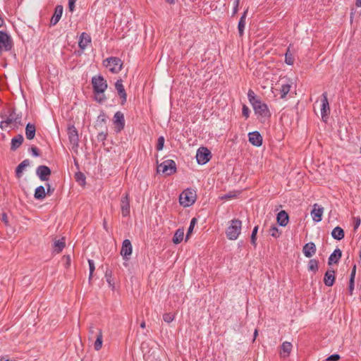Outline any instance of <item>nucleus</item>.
I'll use <instances>...</instances> for the list:
<instances>
[{
  "instance_id": "obj_1",
  "label": "nucleus",
  "mask_w": 361,
  "mask_h": 361,
  "mask_svg": "<svg viewBox=\"0 0 361 361\" xmlns=\"http://www.w3.org/2000/svg\"><path fill=\"white\" fill-rule=\"evenodd\" d=\"M247 98L255 114L262 118L271 117V114L267 104L263 102L261 99L255 94L252 90H248Z\"/></svg>"
},
{
  "instance_id": "obj_2",
  "label": "nucleus",
  "mask_w": 361,
  "mask_h": 361,
  "mask_svg": "<svg viewBox=\"0 0 361 361\" xmlns=\"http://www.w3.org/2000/svg\"><path fill=\"white\" fill-rule=\"evenodd\" d=\"M8 115L1 116L5 119L0 122V128L4 130L5 128L10 126L12 129H17L19 126H23L22 113H17L16 109L14 107L8 109Z\"/></svg>"
},
{
  "instance_id": "obj_3",
  "label": "nucleus",
  "mask_w": 361,
  "mask_h": 361,
  "mask_svg": "<svg viewBox=\"0 0 361 361\" xmlns=\"http://www.w3.org/2000/svg\"><path fill=\"white\" fill-rule=\"evenodd\" d=\"M91 83L92 85L93 92L95 94V100L102 104L106 100V97L102 96L97 97L100 94H103L107 89L108 85L106 80L101 75H94L92 78Z\"/></svg>"
},
{
  "instance_id": "obj_4",
  "label": "nucleus",
  "mask_w": 361,
  "mask_h": 361,
  "mask_svg": "<svg viewBox=\"0 0 361 361\" xmlns=\"http://www.w3.org/2000/svg\"><path fill=\"white\" fill-rule=\"evenodd\" d=\"M242 227V221L238 219H234L231 221V225L226 231V237L231 240H234L239 236Z\"/></svg>"
},
{
  "instance_id": "obj_5",
  "label": "nucleus",
  "mask_w": 361,
  "mask_h": 361,
  "mask_svg": "<svg viewBox=\"0 0 361 361\" xmlns=\"http://www.w3.org/2000/svg\"><path fill=\"white\" fill-rule=\"evenodd\" d=\"M196 192L195 190L187 188L184 190L179 196L180 204L184 207L192 205L196 200Z\"/></svg>"
},
{
  "instance_id": "obj_6",
  "label": "nucleus",
  "mask_w": 361,
  "mask_h": 361,
  "mask_svg": "<svg viewBox=\"0 0 361 361\" xmlns=\"http://www.w3.org/2000/svg\"><path fill=\"white\" fill-rule=\"evenodd\" d=\"M123 61L118 57L111 56L103 61V65L112 73H118L123 67Z\"/></svg>"
},
{
  "instance_id": "obj_7",
  "label": "nucleus",
  "mask_w": 361,
  "mask_h": 361,
  "mask_svg": "<svg viewBox=\"0 0 361 361\" xmlns=\"http://www.w3.org/2000/svg\"><path fill=\"white\" fill-rule=\"evenodd\" d=\"M157 171L171 176L176 172V162L172 159H167L158 166Z\"/></svg>"
},
{
  "instance_id": "obj_8",
  "label": "nucleus",
  "mask_w": 361,
  "mask_h": 361,
  "mask_svg": "<svg viewBox=\"0 0 361 361\" xmlns=\"http://www.w3.org/2000/svg\"><path fill=\"white\" fill-rule=\"evenodd\" d=\"M212 158L211 152L205 147H200L196 154L197 162L200 165L207 164Z\"/></svg>"
},
{
  "instance_id": "obj_9",
  "label": "nucleus",
  "mask_w": 361,
  "mask_h": 361,
  "mask_svg": "<svg viewBox=\"0 0 361 361\" xmlns=\"http://www.w3.org/2000/svg\"><path fill=\"white\" fill-rule=\"evenodd\" d=\"M68 135L69 142L72 145V149L76 151L79 146V137L78 130L73 125L68 127Z\"/></svg>"
},
{
  "instance_id": "obj_10",
  "label": "nucleus",
  "mask_w": 361,
  "mask_h": 361,
  "mask_svg": "<svg viewBox=\"0 0 361 361\" xmlns=\"http://www.w3.org/2000/svg\"><path fill=\"white\" fill-rule=\"evenodd\" d=\"M13 47L11 37L4 31L0 30V50L10 51Z\"/></svg>"
},
{
  "instance_id": "obj_11",
  "label": "nucleus",
  "mask_w": 361,
  "mask_h": 361,
  "mask_svg": "<svg viewBox=\"0 0 361 361\" xmlns=\"http://www.w3.org/2000/svg\"><path fill=\"white\" fill-rule=\"evenodd\" d=\"M113 123L115 125V131L119 133L125 128L124 115L121 111H116L114 116Z\"/></svg>"
},
{
  "instance_id": "obj_12",
  "label": "nucleus",
  "mask_w": 361,
  "mask_h": 361,
  "mask_svg": "<svg viewBox=\"0 0 361 361\" xmlns=\"http://www.w3.org/2000/svg\"><path fill=\"white\" fill-rule=\"evenodd\" d=\"M36 174L42 181H47L51 174V170L45 165H40L36 169Z\"/></svg>"
},
{
  "instance_id": "obj_13",
  "label": "nucleus",
  "mask_w": 361,
  "mask_h": 361,
  "mask_svg": "<svg viewBox=\"0 0 361 361\" xmlns=\"http://www.w3.org/2000/svg\"><path fill=\"white\" fill-rule=\"evenodd\" d=\"M115 89L121 99V104L124 105L127 100V93L123 85V80L119 78L115 82Z\"/></svg>"
},
{
  "instance_id": "obj_14",
  "label": "nucleus",
  "mask_w": 361,
  "mask_h": 361,
  "mask_svg": "<svg viewBox=\"0 0 361 361\" xmlns=\"http://www.w3.org/2000/svg\"><path fill=\"white\" fill-rule=\"evenodd\" d=\"M133 251V247L130 240L126 239L123 241L121 249V255L123 257V259L128 260L129 257L131 255Z\"/></svg>"
},
{
  "instance_id": "obj_15",
  "label": "nucleus",
  "mask_w": 361,
  "mask_h": 361,
  "mask_svg": "<svg viewBox=\"0 0 361 361\" xmlns=\"http://www.w3.org/2000/svg\"><path fill=\"white\" fill-rule=\"evenodd\" d=\"M121 209L122 216L126 217L130 215V197L128 193H126L121 200Z\"/></svg>"
},
{
  "instance_id": "obj_16",
  "label": "nucleus",
  "mask_w": 361,
  "mask_h": 361,
  "mask_svg": "<svg viewBox=\"0 0 361 361\" xmlns=\"http://www.w3.org/2000/svg\"><path fill=\"white\" fill-rule=\"evenodd\" d=\"M322 106H321V115L324 121L326 118L330 114V107L329 101L327 99V92H324L322 94Z\"/></svg>"
},
{
  "instance_id": "obj_17",
  "label": "nucleus",
  "mask_w": 361,
  "mask_h": 361,
  "mask_svg": "<svg viewBox=\"0 0 361 361\" xmlns=\"http://www.w3.org/2000/svg\"><path fill=\"white\" fill-rule=\"evenodd\" d=\"M91 42L90 36L86 32H82L80 36V39L78 42V46L80 49V51H78V54L80 56L83 53L84 49L87 47V44Z\"/></svg>"
},
{
  "instance_id": "obj_18",
  "label": "nucleus",
  "mask_w": 361,
  "mask_h": 361,
  "mask_svg": "<svg viewBox=\"0 0 361 361\" xmlns=\"http://www.w3.org/2000/svg\"><path fill=\"white\" fill-rule=\"evenodd\" d=\"M249 142L254 146L260 147L262 145V136L258 131L248 133Z\"/></svg>"
},
{
  "instance_id": "obj_19",
  "label": "nucleus",
  "mask_w": 361,
  "mask_h": 361,
  "mask_svg": "<svg viewBox=\"0 0 361 361\" xmlns=\"http://www.w3.org/2000/svg\"><path fill=\"white\" fill-rule=\"evenodd\" d=\"M324 212V208L317 204L313 205V209L311 212L312 219L315 222H319L322 221V214Z\"/></svg>"
},
{
  "instance_id": "obj_20",
  "label": "nucleus",
  "mask_w": 361,
  "mask_h": 361,
  "mask_svg": "<svg viewBox=\"0 0 361 361\" xmlns=\"http://www.w3.org/2000/svg\"><path fill=\"white\" fill-rule=\"evenodd\" d=\"M316 251L317 247L313 242L306 243L302 247V252L307 258L312 257L316 253Z\"/></svg>"
},
{
  "instance_id": "obj_21",
  "label": "nucleus",
  "mask_w": 361,
  "mask_h": 361,
  "mask_svg": "<svg viewBox=\"0 0 361 361\" xmlns=\"http://www.w3.org/2000/svg\"><path fill=\"white\" fill-rule=\"evenodd\" d=\"M63 11V7L62 5H57L54 8V13L52 16L50 21L51 25H55L60 20L62 13Z\"/></svg>"
},
{
  "instance_id": "obj_22",
  "label": "nucleus",
  "mask_w": 361,
  "mask_h": 361,
  "mask_svg": "<svg viewBox=\"0 0 361 361\" xmlns=\"http://www.w3.org/2000/svg\"><path fill=\"white\" fill-rule=\"evenodd\" d=\"M336 280L335 271L329 269L326 271L324 276V283L326 286H332Z\"/></svg>"
},
{
  "instance_id": "obj_23",
  "label": "nucleus",
  "mask_w": 361,
  "mask_h": 361,
  "mask_svg": "<svg viewBox=\"0 0 361 361\" xmlns=\"http://www.w3.org/2000/svg\"><path fill=\"white\" fill-rule=\"evenodd\" d=\"M23 141L24 138L21 134H18V135L13 137L11 139L10 149L13 152L16 151L21 146Z\"/></svg>"
},
{
  "instance_id": "obj_24",
  "label": "nucleus",
  "mask_w": 361,
  "mask_h": 361,
  "mask_svg": "<svg viewBox=\"0 0 361 361\" xmlns=\"http://www.w3.org/2000/svg\"><path fill=\"white\" fill-rule=\"evenodd\" d=\"M276 221L281 226H286L289 221V216L288 213L284 210L279 212L276 216Z\"/></svg>"
},
{
  "instance_id": "obj_25",
  "label": "nucleus",
  "mask_w": 361,
  "mask_h": 361,
  "mask_svg": "<svg viewBox=\"0 0 361 361\" xmlns=\"http://www.w3.org/2000/svg\"><path fill=\"white\" fill-rule=\"evenodd\" d=\"M342 256V252L337 248L330 255L328 259V264L331 266L332 264H337Z\"/></svg>"
},
{
  "instance_id": "obj_26",
  "label": "nucleus",
  "mask_w": 361,
  "mask_h": 361,
  "mask_svg": "<svg viewBox=\"0 0 361 361\" xmlns=\"http://www.w3.org/2000/svg\"><path fill=\"white\" fill-rule=\"evenodd\" d=\"M247 12H248V8H247L243 12V15L241 16V17L239 20L238 24V33H239L240 37H243L244 35V30H245V23H246L245 20H246Z\"/></svg>"
},
{
  "instance_id": "obj_27",
  "label": "nucleus",
  "mask_w": 361,
  "mask_h": 361,
  "mask_svg": "<svg viewBox=\"0 0 361 361\" xmlns=\"http://www.w3.org/2000/svg\"><path fill=\"white\" fill-rule=\"evenodd\" d=\"M106 115L104 111H101L100 114L98 116L94 127L96 128H104L106 130Z\"/></svg>"
},
{
  "instance_id": "obj_28",
  "label": "nucleus",
  "mask_w": 361,
  "mask_h": 361,
  "mask_svg": "<svg viewBox=\"0 0 361 361\" xmlns=\"http://www.w3.org/2000/svg\"><path fill=\"white\" fill-rule=\"evenodd\" d=\"M36 134V127L35 124L28 123L25 127V136L29 140H33Z\"/></svg>"
},
{
  "instance_id": "obj_29",
  "label": "nucleus",
  "mask_w": 361,
  "mask_h": 361,
  "mask_svg": "<svg viewBox=\"0 0 361 361\" xmlns=\"http://www.w3.org/2000/svg\"><path fill=\"white\" fill-rule=\"evenodd\" d=\"M30 164V161L28 159L23 160L20 164L16 168V176L17 178H20L23 174V170Z\"/></svg>"
},
{
  "instance_id": "obj_30",
  "label": "nucleus",
  "mask_w": 361,
  "mask_h": 361,
  "mask_svg": "<svg viewBox=\"0 0 361 361\" xmlns=\"http://www.w3.org/2000/svg\"><path fill=\"white\" fill-rule=\"evenodd\" d=\"M331 236L333 238L337 240H342L345 236L343 229L340 226L335 227L331 231Z\"/></svg>"
},
{
  "instance_id": "obj_31",
  "label": "nucleus",
  "mask_w": 361,
  "mask_h": 361,
  "mask_svg": "<svg viewBox=\"0 0 361 361\" xmlns=\"http://www.w3.org/2000/svg\"><path fill=\"white\" fill-rule=\"evenodd\" d=\"M184 236V229L183 228H178L173 237L172 241L177 245L182 242Z\"/></svg>"
},
{
  "instance_id": "obj_32",
  "label": "nucleus",
  "mask_w": 361,
  "mask_h": 361,
  "mask_svg": "<svg viewBox=\"0 0 361 361\" xmlns=\"http://www.w3.org/2000/svg\"><path fill=\"white\" fill-rule=\"evenodd\" d=\"M66 246L65 239L62 238L59 240H55L54 243V252L60 253Z\"/></svg>"
},
{
  "instance_id": "obj_33",
  "label": "nucleus",
  "mask_w": 361,
  "mask_h": 361,
  "mask_svg": "<svg viewBox=\"0 0 361 361\" xmlns=\"http://www.w3.org/2000/svg\"><path fill=\"white\" fill-rule=\"evenodd\" d=\"M46 195H47V193H46L44 186L39 185L35 189V193H34V197L36 200H43L45 198Z\"/></svg>"
},
{
  "instance_id": "obj_34",
  "label": "nucleus",
  "mask_w": 361,
  "mask_h": 361,
  "mask_svg": "<svg viewBox=\"0 0 361 361\" xmlns=\"http://www.w3.org/2000/svg\"><path fill=\"white\" fill-rule=\"evenodd\" d=\"M291 87V84H290L288 82H283L281 84V87L280 89V94H281V98L284 99L286 98L288 93L290 92Z\"/></svg>"
},
{
  "instance_id": "obj_35",
  "label": "nucleus",
  "mask_w": 361,
  "mask_h": 361,
  "mask_svg": "<svg viewBox=\"0 0 361 361\" xmlns=\"http://www.w3.org/2000/svg\"><path fill=\"white\" fill-rule=\"evenodd\" d=\"M102 332L101 329H98V334L97 335L96 341L94 344V348L95 350H99L102 346L103 342Z\"/></svg>"
},
{
  "instance_id": "obj_36",
  "label": "nucleus",
  "mask_w": 361,
  "mask_h": 361,
  "mask_svg": "<svg viewBox=\"0 0 361 361\" xmlns=\"http://www.w3.org/2000/svg\"><path fill=\"white\" fill-rule=\"evenodd\" d=\"M307 269L316 273L319 269V261L316 259H311L308 262Z\"/></svg>"
},
{
  "instance_id": "obj_37",
  "label": "nucleus",
  "mask_w": 361,
  "mask_h": 361,
  "mask_svg": "<svg viewBox=\"0 0 361 361\" xmlns=\"http://www.w3.org/2000/svg\"><path fill=\"white\" fill-rule=\"evenodd\" d=\"M75 179L76 182L79 183L81 186L84 187L86 184V177L85 174L81 171H78L75 173Z\"/></svg>"
},
{
  "instance_id": "obj_38",
  "label": "nucleus",
  "mask_w": 361,
  "mask_h": 361,
  "mask_svg": "<svg viewBox=\"0 0 361 361\" xmlns=\"http://www.w3.org/2000/svg\"><path fill=\"white\" fill-rule=\"evenodd\" d=\"M292 349V344L290 342L285 341L281 345V350L286 353L284 356H288Z\"/></svg>"
},
{
  "instance_id": "obj_39",
  "label": "nucleus",
  "mask_w": 361,
  "mask_h": 361,
  "mask_svg": "<svg viewBox=\"0 0 361 361\" xmlns=\"http://www.w3.org/2000/svg\"><path fill=\"white\" fill-rule=\"evenodd\" d=\"M197 222V220L196 218H192L191 219L189 228H188L187 233H186L185 240H187L189 238L190 235L192 233L194 227L196 225Z\"/></svg>"
},
{
  "instance_id": "obj_40",
  "label": "nucleus",
  "mask_w": 361,
  "mask_h": 361,
  "mask_svg": "<svg viewBox=\"0 0 361 361\" xmlns=\"http://www.w3.org/2000/svg\"><path fill=\"white\" fill-rule=\"evenodd\" d=\"M258 226H256L254 227L252 231V233H251V236H250V242H251V244L255 247H256L257 246V232H258Z\"/></svg>"
},
{
  "instance_id": "obj_41",
  "label": "nucleus",
  "mask_w": 361,
  "mask_h": 361,
  "mask_svg": "<svg viewBox=\"0 0 361 361\" xmlns=\"http://www.w3.org/2000/svg\"><path fill=\"white\" fill-rule=\"evenodd\" d=\"M269 234L272 237L277 238L280 236L281 232L279 231L278 227L276 225H272L269 229Z\"/></svg>"
},
{
  "instance_id": "obj_42",
  "label": "nucleus",
  "mask_w": 361,
  "mask_h": 361,
  "mask_svg": "<svg viewBox=\"0 0 361 361\" xmlns=\"http://www.w3.org/2000/svg\"><path fill=\"white\" fill-rule=\"evenodd\" d=\"M285 62L288 65H293L294 63V57L293 54L290 52L289 47L285 54Z\"/></svg>"
},
{
  "instance_id": "obj_43",
  "label": "nucleus",
  "mask_w": 361,
  "mask_h": 361,
  "mask_svg": "<svg viewBox=\"0 0 361 361\" xmlns=\"http://www.w3.org/2000/svg\"><path fill=\"white\" fill-rule=\"evenodd\" d=\"M88 264H89V267H90L89 282L90 283V281L92 279V276H93V273L95 270V266H94V262L92 259H88Z\"/></svg>"
},
{
  "instance_id": "obj_44",
  "label": "nucleus",
  "mask_w": 361,
  "mask_h": 361,
  "mask_svg": "<svg viewBox=\"0 0 361 361\" xmlns=\"http://www.w3.org/2000/svg\"><path fill=\"white\" fill-rule=\"evenodd\" d=\"M164 142H165V139H164V136H160L158 137L157 143L156 145V149L157 151H161L163 149L164 146Z\"/></svg>"
},
{
  "instance_id": "obj_45",
  "label": "nucleus",
  "mask_w": 361,
  "mask_h": 361,
  "mask_svg": "<svg viewBox=\"0 0 361 361\" xmlns=\"http://www.w3.org/2000/svg\"><path fill=\"white\" fill-rule=\"evenodd\" d=\"M107 135H108L107 129H106V130H105L104 131H102V132L99 133L97 136V141L104 142L106 139Z\"/></svg>"
},
{
  "instance_id": "obj_46",
  "label": "nucleus",
  "mask_w": 361,
  "mask_h": 361,
  "mask_svg": "<svg viewBox=\"0 0 361 361\" xmlns=\"http://www.w3.org/2000/svg\"><path fill=\"white\" fill-rule=\"evenodd\" d=\"M175 319V314L171 312L164 313L163 314V319L166 323H170Z\"/></svg>"
},
{
  "instance_id": "obj_47",
  "label": "nucleus",
  "mask_w": 361,
  "mask_h": 361,
  "mask_svg": "<svg viewBox=\"0 0 361 361\" xmlns=\"http://www.w3.org/2000/svg\"><path fill=\"white\" fill-rule=\"evenodd\" d=\"M112 271L111 270L107 269L105 273V277L106 279L107 283L109 284L110 286L114 287V283H112Z\"/></svg>"
},
{
  "instance_id": "obj_48",
  "label": "nucleus",
  "mask_w": 361,
  "mask_h": 361,
  "mask_svg": "<svg viewBox=\"0 0 361 361\" xmlns=\"http://www.w3.org/2000/svg\"><path fill=\"white\" fill-rule=\"evenodd\" d=\"M250 109L247 107V106H246L245 104H243V108H242L243 116L245 118H247L250 116Z\"/></svg>"
},
{
  "instance_id": "obj_49",
  "label": "nucleus",
  "mask_w": 361,
  "mask_h": 361,
  "mask_svg": "<svg viewBox=\"0 0 361 361\" xmlns=\"http://www.w3.org/2000/svg\"><path fill=\"white\" fill-rule=\"evenodd\" d=\"M29 152H31V154L34 157H39L40 156L39 150V149L35 146H32L29 148Z\"/></svg>"
},
{
  "instance_id": "obj_50",
  "label": "nucleus",
  "mask_w": 361,
  "mask_h": 361,
  "mask_svg": "<svg viewBox=\"0 0 361 361\" xmlns=\"http://www.w3.org/2000/svg\"><path fill=\"white\" fill-rule=\"evenodd\" d=\"M240 1V0H235V1L233 3V12H232V15H231L232 17L234 16L238 11Z\"/></svg>"
},
{
  "instance_id": "obj_51",
  "label": "nucleus",
  "mask_w": 361,
  "mask_h": 361,
  "mask_svg": "<svg viewBox=\"0 0 361 361\" xmlns=\"http://www.w3.org/2000/svg\"><path fill=\"white\" fill-rule=\"evenodd\" d=\"M341 357L338 354H333L330 356H329L326 361H338L340 360Z\"/></svg>"
},
{
  "instance_id": "obj_52",
  "label": "nucleus",
  "mask_w": 361,
  "mask_h": 361,
  "mask_svg": "<svg viewBox=\"0 0 361 361\" xmlns=\"http://www.w3.org/2000/svg\"><path fill=\"white\" fill-rule=\"evenodd\" d=\"M45 185L47 187V195H51L54 193L55 188H53L49 183H45Z\"/></svg>"
},
{
  "instance_id": "obj_53",
  "label": "nucleus",
  "mask_w": 361,
  "mask_h": 361,
  "mask_svg": "<svg viewBox=\"0 0 361 361\" xmlns=\"http://www.w3.org/2000/svg\"><path fill=\"white\" fill-rule=\"evenodd\" d=\"M354 231H356L361 224V219L359 216L354 217Z\"/></svg>"
},
{
  "instance_id": "obj_54",
  "label": "nucleus",
  "mask_w": 361,
  "mask_h": 361,
  "mask_svg": "<svg viewBox=\"0 0 361 361\" xmlns=\"http://www.w3.org/2000/svg\"><path fill=\"white\" fill-rule=\"evenodd\" d=\"M355 287V281L349 280L348 292L350 295L353 294Z\"/></svg>"
},
{
  "instance_id": "obj_55",
  "label": "nucleus",
  "mask_w": 361,
  "mask_h": 361,
  "mask_svg": "<svg viewBox=\"0 0 361 361\" xmlns=\"http://www.w3.org/2000/svg\"><path fill=\"white\" fill-rule=\"evenodd\" d=\"M77 0H68V9L71 12H73L75 8V1Z\"/></svg>"
},
{
  "instance_id": "obj_56",
  "label": "nucleus",
  "mask_w": 361,
  "mask_h": 361,
  "mask_svg": "<svg viewBox=\"0 0 361 361\" xmlns=\"http://www.w3.org/2000/svg\"><path fill=\"white\" fill-rule=\"evenodd\" d=\"M355 274H356V265L355 264L352 268L349 280L355 281Z\"/></svg>"
},
{
  "instance_id": "obj_57",
  "label": "nucleus",
  "mask_w": 361,
  "mask_h": 361,
  "mask_svg": "<svg viewBox=\"0 0 361 361\" xmlns=\"http://www.w3.org/2000/svg\"><path fill=\"white\" fill-rule=\"evenodd\" d=\"M1 219L5 224V225H6V226L8 225V216L6 213L2 214Z\"/></svg>"
},
{
  "instance_id": "obj_58",
  "label": "nucleus",
  "mask_w": 361,
  "mask_h": 361,
  "mask_svg": "<svg viewBox=\"0 0 361 361\" xmlns=\"http://www.w3.org/2000/svg\"><path fill=\"white\" fill-rule=\"evenodd\" d=\"M63 257L66 259V263H65V267L66 268H68L71 265V257L70 255H64Z\"/></svg>"
},
{
  "instance_id": "obj_59",
  "label": "nucleus",
  "mask_w": 361,
  "mask_h": 361,
  "mask_svg": "<svg viewBox=\"0 0 361 361\" xmlns=\"http://www.w3.org/2000/svg\"><path fill=\"white\" fill-rule=\"evenodd\" d=\"M235 197V195H231V194H230V193H229V194H226V195H224V196H222L221 198L222 200H228V199L232 198V197Z\"/></svg>"
},
{
  "instance_id": "obj_60",
  "label": "nucleus",
  "mask_w": 361,
  "mask_h": 361,
  "mask_svg": "<svg viewBox=\"0 0 361 361\" xmlns=\"http://www.w3.org/2000/svg\"><path fill=\"white\" fill-rule=\"evenodd\" d=\"M94 333H95V328H94V326L92 324V325L89 327V334H90V335H93Z\"/></svg>"
},
{
  "instance_id": "obj_61",
  "label": "nucleus",
  "mask_w": 361,
  "mask_h": 361,
  "mask_svg": "<svg viewBox=\"0 0 361 361\" xmlns=\"http://www.w3.org/2000/svg\"><path fill=\"white\" fill-rule=\"evenodd\" d=\"M355 5H356L357 7H361V0H356V1H355Z\"/></svg>"
},
{
  "instance_id": "obj_62",
  "label": "nucleus",
  "mask_w": 361,
  "mask_h": 361,
  "mask_svg": "<svg viewBox=\"0 0 361 361\" xmlns=\"http://www.w3.org/2000/svg\"><path fill=\"white\" fill-rule=\"evenodd\" d=\"M145 326H146L145 322V321H142V322H141V324H140V327H141L142 329H145Z\"/></svg>"
},
{
  "instance_id": "obj_63",
  "label": "nucleus",
  "mask_w": 361,
  "mask_h": 361,
  "mask_svg": "<svg viewBox=\"0 0 361 361\" xmlns=\"http://www.w3.org/2000/svg\"><path fill=\"white\" fill-rule=\"evenodd\" d=\"M165 1L169 4H173L175 3V0H165Z\"/></svg>"
},
{
  "instance_id": "obj_64",
  "label": "nucleus",
  "mask_w": 361,
  "mask_h": 361,
  "mask_svg": "<svg viewBox=\"0 0 361 361\" xmlns=\"http://www.w3.org/2000/svg\"><path fill=\"white\" fill-rule=\"evenodd\" d=\"M257 335H258V331H257V329H255V332H254V339H253V341L255 340V338H257Z\"/></svg>"
}]
</instances>
